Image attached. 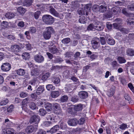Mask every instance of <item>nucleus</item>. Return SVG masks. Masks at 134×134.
<instances>
[{"label": "nucleus", "mask_w": 134, "mask_h": 134, "mask_svg": "<svg viewBox=\"0 0 134 134\" xmlns=\"http://www.w3.org/2000/svg\"><path fill=\"white\" fill-rule=\"evenodd\" d=\"M46 30L43 33V35L44 39L46 40H49L51 37V34L54 33V29L51 27H47L46 29Z\"/></svg>", "instance_id": "f257e3e1"}, {"label": "nucleus", "mask_w": 134, "mask_h": 134, "mask_svg": "<svg viewBox=\"0 0 134 134\" xmlns=\"http://www.w3.org/2000/svg\"><path fill=\"white\" fill-rule=\"evenodd\" d=\"M43 21L47 25H51L54 21V18L51 16L49 15H44L42 18Z\"/></svg>", "instance_id": "f03ea898"}, {"label": "nucleus", "mask_w": 134, "mask_h": 134, "mask_svg": "<svg viewBox=\"0 0 134 134\" xmlns=\"http://www.w3.org/2000/svg\"><path fill=\"white\" fill-rule=\"evenodd\" d=\"M38 125H35L34 126H29L26 129V131L27 133H30L36 131L37 129Z\"/></svg>", "instance_id": "7ed1b4c3"}, {"label": "nucleus", "mask_w": 134, "mask_h": 134, "mask_svg": "<svg viewBox=\"0 0 134 134\" xmlns=\"http://www.w3.org/2000/svg\"><path fill=\"white\" fill-rule=\"evenodd\" d=\"M40 120V117L37 115H34L32 116L30 119V122L31 123H34L37 125Z\"/></svg>", "instance_id": "20e7f679"}, {"label": "nucleus", "mask_w": 134, "mask_h": 134, "mask_svg": "<svg viewBox=\"0 0 134 134\" xmlns=\"http://www.w3.org/2000/svg\"><path fill=\"white\" fill-rule=\"evenodd\" d=\"M1 70L4 71H8L11 68V65L9 63L7 62L3 63L1 66Z\"/></svg>", "instance_id": "39448f33"}, {"label": "nucleus", "mask_w": 134, "mask_h": 134, "mask_svg": "<svg viewBox=\"0 0 134 134\" xmlns=\"http://www.w3.org/2000/svg\"><path fill=\"white\" fill-rule=\"evenodd\" d=\"M34 59L37 62L41 63L44 60L43 57L41 55L36 54L34 57Z\"/></svg>", "instance_id": "423d86ee"}, {"label": "nucleus", "mask_w": 134, "mask_h": 134, "mask_svg": "<svg viewBox=\"0 0 134 134\" xmlns=\"http://www.w3.org/2000/svg\"><path fill=\"white\" fill-rule=\"evenodd\" d=\"M14 129L12 128H5L2 130V134H16L14 133Z\"/></svg>", "instance_id": "0eeeda50"}, {"label": "nucleus", "mask_w": 134, "mask_h": 134, "mask_svg": "<svg viewBox=\"0 0 134 134\" xmlns=\"http://www.w3.org/2000/svg\"><path fill=\"white\" fill-rule=\"evenodd\" d=\"M78 95L81 99H85L87 97L88 93L85 91H80Z\"/></svg>", "instance_id": "6e6552de"}, {"label": "nucleus", "mask_w": 134, "mask_h": 134, "mask_svg": "<svg viewBox=\"0 0 134 134\" xmlns=\"http://www.w3.org/2000/svg\"><path fill=\"white\" fill-rule=\"evenodd\" d=\"M95 29L98 31L102 30L104 28L102 24L100 22H98L94 24Z\"/></svg>", "instance_id": "1a4fd4ad"}, {"label": "nucleus", "mask_w": 134, "mask_h": 134, "mask_svg": "<svg viewBox=\"0 0 134 134\" xmlns=\"http://www.w3.org/2000/svg\"><path fill=\"white\" fill-rule=\"evenodd\" d=\"M68 124L70 126H75L77 123V120L76 119H70L68 122Z\"/></svg>", "instance_id": "9d476101"}, {"label": "nucleus", "mask_w": 134, "mask_h": 134, "mask_svg": "<svg viewBox=\"0 0 134 134\" xmlns=\"http://www.w3.org/2000/svg\"><path fill=\"white\" fill-rule=\"evenodd\" d=\"M39 70L37 68H36L31 70V75L32 76H36L39 74Z\"/></svg>", "instance_id": "9b49d317"}, {"label": "nucleus", "mask_w": 134, "mask_h": 134, "mask_svg": "<svg viewBox=\"0 0 134 134\" xmlns=\"http://www.w3.org/2000/svg\"><path fill=\"white\" fill-rule=\"evenodd\" d=\"M99 11L100 12H104L107 9V5L106 3H104L99 6Z\"/></svg>", "instance_id": "f8f14e48"}, {"label": "nucleus", "mask_w": 134, "mask_h": 134, "mask_svg": "<svg viewBox=\"0 0 134 134\" xmlns=\"http://www.w3.org/2000/svg\"><path fill=\"white\" fill-rule=\"evenodd\" d=\"M111 11L114 14L118 15L120 12V9L119 7H115L112 8Z\"/></svg>", "instance_id": "ddd939ff"}, {"label": "nucleus", "mask_w": 134, "mask_h": 134, "mask_svg": "<svg viewBox=\"0 0 134 134\" xmlns=\"http://www.w3.org/2000/svg\"><path fill=\"white\" fill-rule=\"evenodd\" d=\"M72 88H73L72 85L69 84L65 85L64 90L65 91L66 93L70 92L72 90Z\"/></svg>", "instance_id": "4468645a"}, {"label": "nucleus", "mask_w": 134, "mask_h": 134, "mask_svg": "<svg viewBox=\"0 0 134 134\" xmlns=\"http://www.w3.org/2000/svg\"><path fill=\"white\" fill-rule=\"evenodd\" d=\"M28 100V98H26L24 99L22 101V108L23 110H24L25 111H27V107H26L25 105H26V104L27 103Z\"/></svg>", "instance_id": "2eb2a0df"}, {"label": "nucleus", "mask_w": 134, "mask_h": 134, "mask_svg": "<svg viewBox=\"0 0 134 134\" xmlns=\"http://www.w3.org/2000/svg\"><path fill=\"white\" fill-rule=\"evenodd\" d=\"M44 106L45 108L48 111H51L52 109V106L50 103L46 102V103H45Z\"/></svg>", "instance_id": "dca6fc26"}, {"label": "nucleus", "mask_w": 134, "mask_h": 134, "mask_svg": "<svg viewBox=\"0 0 134 134\" xmlns=\"http://www.w3.org/2000/svg\"><path fill=\"white\" fill-rule=\"evenodd\" d=\"M19 47L17 45H14L11 47V51L13 52H16L19 50Z\"/></svg>", "instance_id": "f3484780"}, {"label": "nucleus", "mask_w": 134, "mask_h": 134, "mask_svg": "<svg viewBox=\"0 0 134 134\" xmlns=\"http://www.w3.org/2000/svg\"><path fill=\"white\" fill-rule=\"evenodd\" d=\"M69 114H71L72 115L75 114L76 112L74 110V108L72 107H70L67 108L66 111Z\"/></svg>", "instance_id": "a211bd4d"}, {"label": "nucleus", "mask_w": 134, "mask_h": 134, "mask_svg": "<svg viewBox=\"0 0 134 134\" xmlns=\"http://www.w3.org/2000/svg\"><path fill=\"white\" fill-rule=\"evenodd\" d=\"M59 127L58 125H55L52 127L50 130V132L52 133H54L59 130Z\"/></svg>", "instance_id": "6ab92c4d"}, {"label": "nucleus", "mask_w": 134, "mask_h": 134, "mask_svg": "<svg viewBox=\"0 0 134 134\" xmlns=\"http://www.w3.org/2000/svg\"><path fill=\"white\" fill-rule=\"evenodd\" d=\"M74 109L75 111H79L82 110L83 108L82 105L81 104H79L76 105H74Z\"/></svg>", "instance_id": "aec40b11"}, {"label": "nucleus", "mask_w": 134, "mask_h": 134, "mask_svg": "<svg viewBox=\"0 0 134 134\" xmlns=\"http://www.w3.org/2000/svg\"><path fill=\"white\" fill-rule=\"evenodd\" d=\"M55 115L53 114H50L47 115L46 116V118L48 120L54 121L55 120Z\"/></svg>", "instance_id": "412c9836"}, {"label": "nucleus", "mask_w": 134, "mask_h": 134, "mask_svg": "<svg viewBox=\"0 0 134 134\" xmlns=\"http://www.w3.org/2000/svg\"><path fill=\"white\" fill-rule=\"evenodd\" d=\"M17 74L20 76H23L25 73V70L22 69H19L16 70Z\"/></svg>", "instance_id": "4be33fe9"}, {"label": "nucleus", "mask_w": 134, "mask_h": 134, "mask_svg": "<svg viewBox=\"0 0 134 134\" xmlns=\"http://www.w3.org/2000/svg\"><path fill=\"white\" fill-rule=\"evenodd\" d=\"M49 12L55 16H58L59 15L58 13L53 8H51L49 10Z\"/></svg>", "instance_id": "5701e85b"}, {"label": "nucleus", "mask_w": 134, "mask_h": 134, "mask_svg": "<svg viewBox=\"0 0 134 134\" xmlns=\"http://www.w3.org/2000/svg\"><path fill=\"white\" fill-rule=\"evenodd\" d=\"M91 43L92 47L94 49H97L99 46V44L97 41L92 40Z\"/></svg>", "instance_id": "b1692460"}, {"label": "nucleus", "mask_w": 134, "mask_h": 134, "mask_svg": "<svg viewBox=\"0 0 134 134\" xmlns=\"http://www.w3.org/2000/svg\"><path fill=\"white\" fill-rule=\"evenodd\" d=\"M115 21L118 23H114L113 25L114 28L117 29L118 28V24H120L121 22V20L120 18H116L115 19Z\"/></svg>", "instance_id": "393cba45"}, {"label": "nucleus", "mask_w": 134, "mask_h": 134, "mask_svg": "<svg viewBox=\"0 0 134 134\" xmlns=\"http://www.w3.org/2000/svg\"><path fill=\"white\" fill-rule=\"evenodd\" d=\"M44 88L43 87L40 86L39 87L37 88L36 91V94L38 95H39L44 91Z\"/></svg>", "instance_id": "a878e982"}, {"label": "nucleus", "mask_w": 134, "mask_h": 134, "mask_svg": "<svg viewBox=\"0 0 134 134\" xmlns=\"http://www.w3.org/2000/svg\"><path fill=\"white\" fill-rule=\"evenodd\" d=\"M18 12L21 15H23L26 12V9L23 7H19L17 9Z\"/></svg>", "instance_id": "bb28decb"}, {"label": "nucleus", "mask_w": 134, "mask_h": 134, "mask_svg": "<svg viewBox=\"0 0 134 134\" xmlns=\"http://www.w3.org/2000/svg\"><path fill=\"white\" fill-rule=\"evenodd\" d=\"M33 1L32 0H25L23 2L24 6H29L31 5Z\"/></svg>", "instance_id": "cd10ccee"}, {"label": "nucleus", "mask_w": 134, "mask_h": 134, "mask_svg": "<svg viewBox=\"0 0 134 134\" xmlns=\"http://www.w3.org/2000/svg\"><path fill=\"white\" fill-rule=\"evenodd\" d=\"M5 16L6 18L10 19L13 18L14 16V15L12 13L9 12L7 13L5 15Z\"/></svg>", "instance_id": "c85d7f7f"}, {"label": "nucleus", "mask_w": 134, "mask_h": 134, "mask_svg": "<svg viewBox=\"0 0 134 134\" xmlns=\"http://www.w3.org/2000/svg\"><path fill=\"white\" fill-rule=\"evenodd\" d=\"M59 95V93L58 91H53L51 93V96L52 97L56 98Z\"/></svg>", "instance_id": "c756f323"}, {"label": "nucleus", "mask_w": 134, "mask_h": 134, "mask_svg": "<svg viewBox=\"0 0 134 134\" xmlns=\"http://www.w3.org/2000/svg\"><path fill=\"white\" fill-rule=\"evenodd\" d=\"M127 21L128 25H131L134 23V19L132 18H130L127 19Z\"/></svg>", "instance_id": "7c9ffc66"}, {"label": "nucleus", "mask_w": 134, "mask_h": 134, "mask_svg": "<svg viewBox=\"0 0 134 134\" xmlns=\"http://www.w3.org/2000/svg\"><path fill=\"white\" fill-rule=\"evenodd\" d=\"M91 5L90 4H86L84 7V9L85 10L86 15H88L89 13L87 12L88 10H89L91 7Z\"/></svg>", "instance_id": "2f4dec72"}, {"label": "nucleus", "mask_w": 134, "mask_h": 134, "mask_svg": "<svg viewBox=\"0 0 134 134\" xmlns=\"http://www.w3.org/2000/svg\"><path fill=\"white\" fill-rule=\"evenodd\" d=\"M127 53V55L130 56H133L134 55V50L132 49H128Z\"/></svg>", "instance_id": "473e14b6"}, {"label": "nucleus", "mask_w": 134, "mask_h": 134, "mask_svg": "<svg viewBox=\"0 0 134 134\" xmlns=\"http://www.w3.org/2000/svg\"><path fill=\"white\" fill-rule=\"evenodd\" d=\"M117 60L120 64L124 63L126 62V60L124 58L121 57H118Z\"/></svg>", "instance_id": "72a5a7b5"}, {"label": "nucleus", "mask_w": 134, "mask_h": 134, "mask_svg": "<svg viewBox=\"0 0 134 134\" xmlns=\"http://www.w3.org/2000/svg\"><path fill=\"white\" fill-rule=\"evenodd\" d=\"M22 57L25 60L28 59L30 57L29 54L27 52H25L23 53L22 55Z\"/></svg>", "instance_id": "f704fd0d"}, {"label": "nucleus", "mask_w": 134, "mask_h": 134, "mask_svg": "<svg viewBox=\"0 0 134 134\" xmlns=\"http://www.w3.org/2000/svg\"><path fill=\"white\" fill-rule=\"evenodd\" d=\"M107 42L109 44L111 45H114L115 43L114 40L111 38L108 39V40H107Z\"/></svg>", "instance_id": "c9c22d12"}, {"label": "nucleus", "mask_w": 134, "mask_h": 134, "mask_svg": "<svg viewBox=\"0 0 134 134\" xmlns=\"http://www.w3.org/2000/svg\"><path fill=\"white\" fill-rule=\"evenodd\" d=\"M70 39L69 38H64L62 40V43L65 44L69 43L70 42Z\"/></svg>", "instance_id": "e433bc0d"}, {"label": "nucleus", "mask_w": 134, "mask_h": 134, "mask_svg": "<svg viewBox=\"0 0 134 134\" xmlns=\"http://www.w3.org/2000/svg\"><path fill=\"white\" fill-rule=\"evenodd\" d=\"M29 67L31 69V70L37 67V66L34 65L31 62H29L28 63Z\"/></svg>", "instance_id": "4c0bfd02"}, {"label": "nucleus", "mask_w": 134, "mask_h": 134, "mask_svg": "<svg viewBox=\"0 0 134 134\" xmlns=\"http://www.w3.org/2000/svg\"><path fill=\"white\" fill-rule=\"evenodd\" d=\"M39 113L40 115L43 116L46 114V110L42 108L39 110Z\"/></svg>", "instance_id": "58836bf2"}, {"label": "nucleus", "mask_w": 134, "mask_h": 134, "mask_svg": "<svg viewBox=\"0 0 134 134\" xmlns=\"http://www.w3.org/2000/svg\"><path fill=\"white\" fill-rule=\"evenodd\" d=\"M50 76V73L48 72H47L42 77V79L43 80H46Z\"/></svg>", "instance_id": "ea45409f"}, {"label": "nucleus", "mask_w": 134, "mask_h": 134, "mask_svg": "<svg viewBox=\"0 0 134 134\" xmlns=\"http://www.w3.org/2000/svg\"><path fill=\"white\" fill-rule=\"evenodd\" d=\"M30 108L33 110L36 109L37 107L35 103L34 102L31 103L29 105Z\"/></svg>", "instance_id": "a19ab883"}, {"label": "nucleus", "mask_w": 134, "mask_h": 134, "mask_svg": "<svg viewBox=\"0 0 134 134\" xmlns=\"http://www.w3.org/2000/svg\"><path fill=\"white\" fill-rule=\"evenodd\" d=\"M78 13L80 15H85V12L84 9L81 8L79 9L78 10Z\"/></svg>", "instance_id": "79ce46f5"}, {"label": "nucleus", "mask_w": 134, "mask_h": 134, "mask_svg": "<svg viewBox=\"0 0 134 134\" xmlns=\"http://www.w3.org/2000/svg\"><path fill=\"white\" fill-rule=\"evenodd\" d=\"M47 89L48 91L54 90L55 89V87L52 84H48L46 86Z\"/></svg>", "instance_id": "37998d69"}, {"label": "nucleus", "mask_w": 134, "mask_h": 134, "mask_svg": "<svg viewBox=\"0 0 134 134\" xmlns=\"http://www.w3.org/2000/svg\"><path fill=\"white\" fill-rule=\"evenodd\" d=\"M49 51L53 54L56 53L57 51V49L55 47H52L49 48Z\"/></svg>", "instance_id": "c03bdc74"}, {"label": "nucleus", "mask_w": 134, "mask_h": 134, "mask_svg": "<svg viewBox=\"0 0 134 134\" xmlns=\"http://www.w3.org/2000/svg\"><path fill=\"white\" fill-rule=\"evenodd\" d=\"M87 21L86 18L84 16H82L81 18L79 19V22L82 24H85Z\"/></svg>", "instance_id": "a18cd8bd"}, {"label": "nucleus", "mask_w": 134, "mask_h": 134, "mask_svg": "<svg viewBox=\"0 0 134 134\" xmlns=\"http://www.w3.org/2000/svg\"><path fill=\"white\" fill-rule=\"evenodd\" d=\"M87 30H88L94 31L95 29V28L94 26V24L93 25L92 24H90L88 27Z\"/></svg>", "instance_id": "49530a36"}, {"label": "nucleus", "mask_w": 134, "mask_h": 134, "mask_svg": "<svg viewBox=\"0 0 134 134\" xmlns=\"http://www.w3.org/2000/svg\"><path fill=\"white\" fill-rule=\"evenodd\" d=\"M61 129H64L67 128V126L66 123L64 122H62L60 125Z\"/></svg>", "instance_id": "de8ad7c7"}, {"label": "nucleus", "mask_w": 134, "mask_h": 134, "mask_svg": "<svg viewBox=\"0 0 134 134\" xmlns=\"http://www.w3.org/2000/svg\"><path fill=\"white\" fill-rule=\"evenodd\" d=\"M68 97L67 96L64 95L61 97L60 101L63 102H65L68 100Z\"/></svg>", "instance_id": "09e8293b"}, {"label": "nucleus", "mask_w": 134, "mask_h": 134, "mask_svg": "<svg viewBox=\"0 0 134 134\" xmlns=\"http://www.w3.org/2000/svg\"><path fill=\"white\" fill-rule=\"evenodd\" d=\"M9 102L8 100L6 98L4 99L0 102V105H6Z\"/></svg>", "instance_id": "8fccbe9b"}, {"label": "nucleus", "mask_w": 134, "mask_h": 134, "mask_svg": "<svg viewBox=\"0 0 134 134\" xmlns=\"http://www.w3.org/2000/svg\"><path fill=\"white\" fill-rule=\"evenodd\" d=\"M8 25V23L7 22L3 21L1 23V26L2 28L4 29L5 27H7Z\"/></svg>", "instance_id": "3c124183"}, {"label": "nucleus", "mask_w": 134, "mask_h": 134, "mask_svg": "<svg viewBox=\"0 0 134 134\" xmlns=\"http://www.w3.org/2000/svg\"><path fill=\"white\" fill-rule=\"evenodd\" d=\"M41 13V12L40 11H37L35 12L34 14V16L35 19H38Z\"/></svg>", "instance_id": "603ef678"}, {"label": "nucleus", "mask_w": 134, "mask_h": 134, "mask_svg": "<svg viewBox=\"0 0 134 134\" xmlns=\"http://www.w3.org/2000/svg\"><path fill=\"white\" fill-rule=\"evenodd\" d=\"M79 99L77 96H75L72 97L71 98V101L74 103L77 102Z\"/></svg>", "instance_id": "864d4df0"}, {"label": "nucleus", "mask_w": 134, "mask_h": 134, "mask_svg": "<svg viewBox=\"0 0 134 134\" xmlns=\"http://www.w3.org/2000/svg\"><path fill=\"white\" fill-rule=\"evenodd\" d=\"M85 121V119L84 118H81L77 121V123L80 125H82L84 123Z\"/></svg>", "instance_id": "5fc2aeb1"}, {"label": "nucleus", "mask_w": 134, "mask_h": 134, "mask_svg": "<svg viewBox=\"0 0 134 134\" xmlns=\"http://www.w3.org/2000/svg\"><path fill=\"white\" fill-rule=\"evenodd\" d=\"M127 128V125L123 123L120 125L119 128L122 130H125Z\"/></svg>", "instance_id": "6e6d98bb"}, {"label": "nucleus", "mask_w": 134, "mask_h": 134, "mask_svg": "<svg viewBox=\"0 0 134 134\" xmlns=\"http://www.w3.org/2000/svg\"><path fill=\"white\" fill-rule=\"evenodd\" d=\"M43 6V4H38L36 5V8L38 9H40L41 10H42L44 8Z\"/></svg>", "instance_id": "4d7b16f0"}, {"label": "nucleus", "mask_w": 134, "mask_h": 134, "mask_svg": "<svg viewBox=\"0 0 134 134\" xmlns=\"http://www.w3.org/2000/svg\"><path fill=\"white\" fill-rule=\"evenodd\" d=\"M100 42L102 45H104L106 44L105 39L104 37H100Z\"/></svg>", "instance_id": "13d9d810"}, {"label": "nucleus", "mask_w": 134, "mask_h": 134, "mask_svg": "<svg viewBox=\"0 0 134 134\" xmlns=\"http://www.w3.org/2000/svg\"><path fill=\"white\" fill-rule=\"evenodd\" d=\"M9 84L12 86L15 87L18 86V83L16 81H11L10 82Z\"/></svg>", "instance_id": "bf43d9fd"}, {"label": "nucleus", "mask_w": 134, "mask_h": 134, "mask_svg": "<svg viewBox=\"0 0 134 134\" xmlns=\"http://www.w3.org/2000/svg\"><path fill=\"white\" fill-rule=\"evenodd\" d=\"M112 14L111 12H109L106 14L105 15V18L106 19H108L111 18L112 16Z\"/></svg>", "instance_id": "052dcab7"}, {"label": "nucleus", "mask_w": 134, "mask_h": 134, "mask_svg": "<svg viewBox=\"0 0 134 134\" xmlns=\"http://www.w3.org/2000/svg\"><path fill=\"white\" fill-rule=\"evenodd\" d=\"M128 86L134 93V87L132 83H129L128 85Z\"/></svg>", "instance_id": "680f3d73"}, {"label": "nucleus", "mask_w": 134, "mask_h": 134, "mask_svg": "<svg viewBox=\"0 0 134 134\" xmlns=\"http://www.w3.org/2000/svg\"><path fill=\"white\" fill-rule=\"evenodd\" d=\"M14 108V106L13 105H11L7 108V110L8 112H10L13 110Z\"/></svg>", "instance_id": "e2e57ef3"}, {"label": "nucleus", "mask_w": 134, "mask_h": 134, "mask_svg": "<svg viewBox=\"0 0 134 134\" xmlns=\"http://www.w3.org/2000/svg\"><path fill=\"white\" fill-rule=\"evenodd\" d=\"M62 112V110L60 109H54V113L58 115L61 114Z\"/></svg>", "instance_id": "0e129e2a"}, {"label": "nucleus", "mask_w": 134, "mask_h": 134, "mask_svg": "<svg viewBox=\"0 0 134 134\" xmlns=\"http://www.w3.org/2000/svg\"><path fill=\"white\" fill-rule=\"evenodd\" d=\"M115 93V90H110V92H108L107 93V94L109 97H110L113 96Z\"/></svg>", "instance_id": "69168bd1"}, {"label": "nucleus", "mask_w": 134, "mask_h": 134, "mask_svg": "<svg viewBox=\"0 0 134 134\" xmlns=\"http://www.w3.org/2000/svg\"><path fill=\"white\" fill-rule=\"evenodd\" d=\"M27 96V94L25 92H22L20 94V96L21 98H25Z\"/></svg>", "instance_id": "338daca9"}, {"label": "nucleus", "mask_w": 134, "mask_h": 134, "mask_svg": "<svg viewBox=\"0 0 134 134\" xmlns=\"http://www.w3.org/2000/svg\"><path fill=\"white\" fill-rule=\"evenodd\" d=\"M54 83L55 84H58L60 82V79L58 77H56L54 78Z\"/></svg>", "instance_id": "774afa93"}]
</instances>
